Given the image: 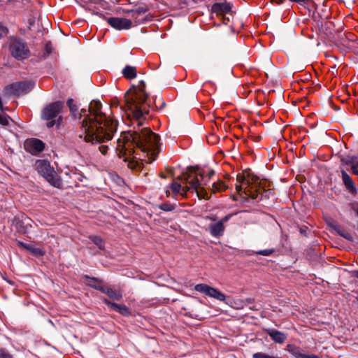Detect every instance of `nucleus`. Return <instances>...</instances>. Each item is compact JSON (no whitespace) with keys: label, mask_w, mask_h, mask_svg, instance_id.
Segmentation results:
<instances>
[{"label":"nucleus","mask_w":358,"mask_h":358,"mask_svg":"<svg viewBox=\"0 0 358 358\" xmlns=\"http://www.w3.org/2000/svg\"><path fill=\"white\" fill-rule=\"evenodd\" d=\"M102 104L99 101L90 102L88 110L78 112L77 106H71V114L79 120L84 139L92 145H99L98 149L102 155L108 153L109 147L106 143L110 141L117 130V122L101 111Z\"/></svg>","instance_id":"f257e3e1"},{"label":"nucleus","mask_w":358,"mask_h":358,"mask_svg":"<svg viewBox=\"0 0 358 358\" xmlns=\"http://www.w3.org/2000/svg\"><path fill=\"white\" fill-rule=\"evenodd\" d=\"M160 138L150 129L123 132L117 141L116 153L128 162L130 169H136L138 160L151 163L160 152Z\"/></svg>","instance_id":"f03ea898"},{"label":"nucleus","mask_w":358,"mask_h":358,"mask_svg":"<svg viewBox=\"0 0 358 358\" xmlns=\"http://www.w3.org/2000/svg\"><path fill=\"white\" fill-rule=\"evenodd\" d=\"M236 189L239 194H244L257 201L263 199H270L274 195L272 189H266L259 182L258 178L249 173L237 175Z\"/></svg>","instance_id":"7ed1b4c3"},{"label":"nucleus","mask_w":358,"mask_h":358,"mask_svg":"<svg viewBox=\"0 0 358 358\" xmlns=\"http://www.w3.org/2000/svg\"><path fill=\"white\" fill-rule=\"evenodd\" d=\"M145 83L140 81L138 87L133 92H128L125 99L127 104L133 110L134 116L137 124L141 126L143 122V116L149 113V105L147 103L148 95L144 91Z\"/></svg>","instance_id":"20e7f679"},{"label":"nucleus","mask_w":358,"mask_h":358,"mask_svg":"<svg viewBox=\"0 0 358 358\" xmlns=\"http://www.w3.org/2000/svg\"><path fill=\"white\" fill-rule=\"evenodd\" d=\"M189 180L191 187L195 190L199 199H208V192L205 188L210 178L214 176L215 171L210 169H199L190 168L189 169Z\"/></svg>","instance_id":"39448f33"},{"label":"nucleus","mask_w":358,"mask_h":358,"mask_svg":"<svg viewBox=\"0 0 358 358\" xmlns=\"http://www.w3.org/2000/svg\"><path fill=\"white\" fill-rule=\"evenodd\" d=\"M35 169L51 185L61 188L62 181L50 162L45 159H38L35 162Z\"/></svg>","instance_id":"423d86ee"},{"label":"nucleus","mask_w":358,"mask_h":358,"mask_svg":"<svg viewBox=\"0 0 358 358\" xmlns=\"http://www.w3.org/2000/svg\"><path fill=\"white\" fill-rule=\"evenodd\" d=\"M9 50L11 55L17 60H23L30 55L27 43L18 38H12L9 42Z\"/></svg>","instance_id":"0eeeda50"},{"label":"nucleus","mask_w":358,"mask_h":358,"mask_svg":"<svg viewBox=\"0 0 358 358\" xmlns=\"http://www.w3.org/2000/svg\"><path fill=\"white\" fill-rule=\"evenodd\" d=\"M34 83L32 82H17L7 85L4 88V92L10 96H20L27 94L34 87Z\"/></svg>","instance_id":"6e6552de"},{"label":"nucleus","mask_w":358,"mask_h":358,"mask_svg":"<svg viewBox=\"0 0 358 358\" xmlns=\"http://www.w3.org/2000/svg\"><path fill=\"white\" fill-rule=\"evenodd\" d=\"M63 107V103L61 101H56L48 105L42 111V118L45 120H50L47 123V127L50 128L55 124L54 118L57 117L60 113Z\"/></svg>","instance_id":"1a4fd4ad"},{"label":"nucleus","mask_w":358,"mask_h":358,"mask_svg":"<svg viewBox=\"0 0 358 358\" xmlns=\"http://www.w3.org/2000/svg\"><path fill=\"white\" fill-rule=\"evenodd\" d=\"M194 289L196 292L203 293L209 297L215 299L220 301H224L227 304L229 303L228 301H226V296L222 292L206 284H197L195 285Z\"/></svg>","instance_id":"9d476101"},{"label":"nucleus","mask_w":358,"mask_h":358,"mask_svg":"<svg viewBox=\"0 0 358 358\" xmlns=\"http://www.w3.org/2000/svg\"><path fill=\"white\" fill-rule=\"evenodd\" d=\"M184 177L186 181L185 184L183 182L182 183L173 182L170 185L171 192L173 194V196L176 198H177V196H178L181 197L185 196L187 192L190 190L192 192H195V190L191 187V185L189 183V180L192 179V178H189V173L185 174Z\"/></svg>","instance_id":"9b49d317"},{"label":"nucleus","mask_w":358,"mask_h":358,"mask_svg":"<svg viewBox=\"0 0 358 358\" xmlns=\"http://www.w3.org/2000/svg\"><path fill=\"white\" fill-rule=\"evenodd\" d=\"M45 147V143L38 138H27L24 143V150L32 155H38L44 150Z\"/></svg>","instance_id":"f8f14e48"},{"label":"nucleus","mask_w":358,"mask_h":358,"mask_svg":"<svg viewBox=\"0 0 358 358\" xmlns=\"http://www.w3.org/2000/svg\"><path fill=\"white\" fill-rule=\"evenodd\" d=\"M107 21L112 27L118 30L128 29L132 26V22L126 18L109 17Z\"/></svg>","instance_id":"ddd939ff"},{"label":"nucleus","mask_w":358,"mask_h":358,"mask_svg":"<svg viewBox=\"0 0 358 358\" xmlns=\"http://www.w3.org/2000/svg\"><path fill=\"white\" fill-rule=\"evenodd\" d=\"M341 172L342 180L345 187L349 191L350 193L355 194L357 192V189L355 183L353 181L352 178L346 173L345 171L341 170Z\"/></svg>","instance_id":"4468645a"},{"label":"nucleus","mask_w":358,"mask_h":358,"mask_svg":"<svg viewBox=\"0 0 358 358\" xmlns=\"http://www.w3.org/2000/svg\"><path fill=\"white\" fill-rule=\"evenodd\" d=\"M104 303L113 310L120 313L122 315L127 316L130 314L129 308L124 304H118L111 302L107 299L103 300Z\"/></svg>","instance_id":"2eb2a0df"},{"label":"nucleus","mask_w":358,"mask_h":358,"mask_svg":"<svg viewBox=\"0 0 358 358\" xmlns=\"http://www.w3.org/2000/svg\"><path fill=\"white\" fill-rule=\"evenodd\" d=\"M224 229V225L220 221L209 225L210 234L213 237H220L222 236Z\"/></svg>","instance_id":"dca6fc26"},{"label":"nucleus","mask_w":358,"mask_h":358,"mask_svg":"<svg viewBox=\"0 0 358 358\" xmlns=\"http://www.w3.org/2000/svg\"><path fill=\"white\" fill-rule=\"evenodd\" d=\"M268 334L273 341L278 343H282L287 339V335L285 334L276 329H269Z\"/></svg>","instance_id":"f3484780"},{"label":"nucleus","mask_w":358,"mask_h":358,"mask_svg":"<svg viewBox=\"0 0 358 358\" xmlns=\"http://www.w3.org/2000/svg\"><path fill=\"white\" fill-rule=\"evenodd\" d=\"M231 10V6L228 3H215L212 6V11L217 14L228 13Z\"/></svg>","instance_id":"a211bd4d"},{"label":"nucleus","mask_w":358,"mask_h":358,"mask_svg":"<svg viewBox=\"0 0 358 358\" xmlns=\"http://www.w3.org/2000/svg\"><path fill=\"white\" fill-rule=\"evenodd\" d=\"M102 289V292L107 294L108 297L113 300H120L122 297V294L120 291L112 289L109 287H106V288H101Z\"/></svg>","instance_id":"6ab92c4d"},{"label":"nucleus","mask_w":358,"mask_h":358,"mask_svg":"<svg viewBox=\"0 0 358 358\" xmlns=\"http://www.w3.org/2000/svg\"><path fill=\"white\" fill-rule=\"evenodd\" d=\"M17 243H18L19 245H20L22 248H25L26 250H27L28 251L31 252L33 255H34L36 256H40V255H43V251L40 248H35L31 244L24 243L21 242V241H18Z\"/></svg>","instance_id":"aec40b11"},{"label":"nucleus","mask_w":358,"mask_h":358,"mask_svg":"<svg viewBox=\"0 0 358 358\" xmlns=\"http://www.w3.org/2000/svg\"><path fill=\"white\" fill-rule=\"evenodd\" d=\"M122 74L127 79H133L136 76V69L134 66L127 65L123 69Z\"/></svg>","instance_id":"412c9836"},{"label":"nucleus","mask_w":358,"mask_h":358,"mask_svg":"<svg viewBox=\"0 0 358 358\" xmlns=\"http://www.w3.org/2000/svg\"><path fill=\"white\" fill-rule=\"evenodd\" d=\"M227 188V185L222 181L218 180L216 182H213L211 187V191L213 193L223 192Z\"/></svg>","instance_id":"4be33fe9"},{"label":"nucleus","mask_w":358,"mask_h":358,"mask_svg":"<svg viewBox=\"0 0 358 358\" xmlns=\"http://www.w3.org/2000/svg\"><path fill=\"white\" fill-rule=\"evenodd\" d=\"M288 351L295 357V358H303L304 353L302 352V350L300 348L290 345L288 346Z\"/></svg>","instance_id":"5701e85b"},{"label":"nucleus","mask_w":358,"mask_h":358,"mask_svg":"<svg viewBox=\"0 0 358 358\" xmlns=\"http://www.w3.org/2000/svg\"><path fill=\"white\" fill-rule=\"evenodd\" d=\"M84 278L90 280V281L96 282V284H94V285L91 284V283H89L88 285L97 290L102 292V289L100 288H106V286L102 285L101 281L100 280H99L98 278H90L88 275H85Z\"/></svg>","instance_id":"b1692460"},{"label":"nucleus","mask_w":358,"mask_h":358,"mask_svg":"<svg viewBox=\"0 0 358 358\" xmlns=\"http://www.w3.org/2000/svg\"><path fill=\"white\" fill-rule=\"evenodd\" d=\"M11 118L6 113L2 112L0 113V124L2 126H8L10 124V121H11Z\"/></svg>","instance_id":"393cba45"},{"label":"nucleus","mask_w":358,"mask_h":358,"mask_svg":"<svg viewBox=\"0 0 358 358\" xmlns=\"http://www.w3.org/2000/svg\"><path fill=\"white\" fill-rule=\"evenodd\" d=\"M92 242L98 246L100 250H103L104 248V242L103 241L99 236H93L91 238Z\"/></svg>","instance_id":"a878e982"},{"label":"nucleus","mask_w":358,"mask_h":358,"mask_svg":"<svg viewBox=\"0 0 358 358\" xmlns=\"http://www.w3.org/2000/svg\"><path fill=\"white\" fill-rule=\"evenodd\" d=\"M0 358H14V357L5 348H0Z\"/></svg>","instance_id":"bb28decb"},{"label":"nucleus","mask_w":358,"mask_h":358,"mask_svg":"<svg viewBox=\"0 0 358 358\" xmlns=\"http://www.w3.org/2000/svg\"><path fill=\"white\" fill-rule=\"evenodd\" d=\"M274 252L273 249H266L258 250L255 252L257 255L269 256Z\"/></svg>","instance_id":"cd10ccee"},{"label":"nucleus","mask_w":358,"mask_h":358,"mask_svg":"<svg viewBox=\"0 0 358 358\" xmlns=\"http://www.w3.org/2000/svg\"><path fill=\"white\" fill-rule=\"evenodd\" d=\"M341 162L343 164L351 165L352 166V164H354L355 162L354 157H343L341 158Z\"/></svg>","instance_id":"c85d7f7f"},{"label":"nucleus","mask_w":358,"mask_h":358,"mask_svg":"<svg viewBox=\"0 0 358 358\" xmlns=\"http://www.w3.org/2000/svg\"><path fill=\"white\" fill-rule=\"evenodd\" d=\"M174 205L169 204V203H163L160 205L159 208L164 211H171L174 209Z\"/></svg>","instance_id":"c756f323"},{"label":"nucleus","mask_w":358,"mask_h":358,"mask_svg":"<svg viewBox=\"0 0 358 358\" xmlns=\"http://www.w3.org/2000/svg\"><path fill=\"white\" fill-rule=\"evenodd\" d=\"M252 358H278V357L268 355L263 352H256L252 355Z\"/></svg>","instance_id":"7c9ffc66"},{"label":"nucleus","mask_w":358,"mask_h":358,"mask_svg":"<svg viewBox=\"0 0 358 358\" xmlns=\"http://www.w3.org/2000/svg\"><path fill=\"white\" fill-rule=\"evenodd\" d=\"M7 33H8L7 27H6L3 25H2L1 24H0V38L6 36Z\"/></svg>","instance_id":"2f4dec72"},{"label":"nucleus","mask_w":358,"mask_h":358,"mask_svg":"<svg viewBox=\"0 0 358 358\" xmlns=\"http://www.w3.org/2000/svg\"><path fill=\"white\" fill-rule=\"evenodd\" d=\"M148 10L144 7H138L135 10H133L132 12L138 15L145 14L146 13Z\"/></svg>","instance_id":"473e14b6"},{"label":"nucleus","mask_w":358,"mask_h":358,"mask_svg":"<svg viewBox=\"0 0 358 358\" xmlns=\"http://www.w3.org/2000/svg\"><path fill=\"white\" fill-rule=\"evenodd\" d=\"M352 173L358 176V162H355L351 166Z\"/></svg>","instance_id":"72a5a7b5"},{"label":"nucleus","mask_w":358,"mask_h":358,"mask_svg":"<svg viewBox=\"0 0 358 358\" xmlns=\"http://www.w3.org/2000/svg\"><path fill=\"white\" fill-rule=\"evenodd\" d=\"M231 216H232L231 214L227 215L224 216V217H222L219 221L222 222V224H224V222H228L229 220V219L231 217Z\"/></svg>","instance_id":"f704fd0d"},{"label":"nucleus","mask_w":358,"mask_h":358,"mask_svg":"<svg viewBox=\"0 0 358 358\" xmlns=\"http://www.w3.org/2000/svg\"><path fill=\"white\" fill-rule=\"evenodd\" d=\"M67 105L69 106V108H71V106H76V104H74L73 103V100L71 99H69L68 101H67Z\"/></svg>","instance_id":"c9c22d12"},{"label":"nucleus","mask_w":358,"mask_h":358,"mask_svg":"<svg viewBox=\"0 0 358 358\" xmlns=\"http://www.w3.org/2000/svg\"><path fill=\"white\" fill-rule=\"evenodd\" d=\"M303 358H319V357L315 355H313V354H311V355L305 354L303 356Z\"/></svg>","instance_id":"e433bc0d"},{"label":"nucleus","mask_w":358,"mask_h":358,"mask_svg":"<svg viewBox=\"0 0 358 358\" xmlns=\"http://www.w3.org/2000/svg\"><path fill=\"white\" fill-rule=\"evenodd\" d=\"M45 50L48 53H50L51 52V45L50 44H46L45 45Z\"/></svg>","instance_id":"4c0bfd02"},{"label":"nucleus","mask_w":358,"mask_h":358,"mask_svg":"<svg viewBox=\"0 0 358 358\" xmlns=\"http://www.w3.org/2000/svg\"><path fill=\"white\" fill-rule=\"evenodd\" d=\"M289 1H292V2L299 3H302L306 1V0H289Z\"/></svg>","instance_id":"58836bf2"},{"label":"nucleus","mask_w":358,"mask_h":358,"mask_svg":"<svg viewBox=\"0 0 358 358\" xmlns=\"http://www.w3.org/2000/svg\"><path fill=\"white\" fill-rule=\"evenodd\" d=\"M354 275L358 278V271H354Z\"/></svg>","instance_id":"ea45409f"},{"label":"nucleus","mask_w":358,"mask_h":358,"mask_svg":"<svg viewBox=\"0 0 358 358\" xmlns=\"http://www.w3.org/2000/svg\"><path fill=\"white\" fill-rule=\"evenodd\" d=\"M166 196H170V194H171V193H170V191L166 190Z\"/></svg>","instance_id":"a19ab883"},{"label":"nucleus","mask_w":358,"mask_h":358,"mask_svg":"<svg viewBox=\"0 0 358 358\" xmlns=\"http://www.w3.org/2000/svg\"><path fill=\"white\" fill-rule=\"evenodd\" d=\"M8 2L15 1L16 0H7Z\"/></svg>","instance_id":"79ce46f5"},{"label":"nucleus","mask_w":358,"mask_h":358,"mask_svg":"<svg viewBox=\"0 0 358 358\" xmlns=\"http://www.w3.org/2000/svg\"><path fill=\"white\" fill-rule=\"evenodd\" d=\"M247 301H248L249 302L252 301V299H248Z\"/></svg>","instance_id":"37998d69"},{"label":"nucleus","mask_w":358,"mask_h":358,"mask_svg":"<svg viewBox=\"0 0 358 358\" xmlns=\"http://www.w3.org/2000/svg\"><path fill=\"white\" fill-rule=\"evenodd\" d=\"M8 110V108H7V107H4V111H5V110Z\"/></svg>","instance_id":"c03bdc74"}]
</instances>
